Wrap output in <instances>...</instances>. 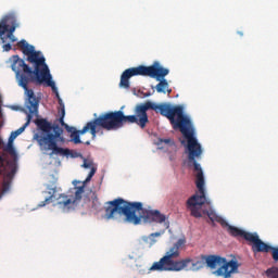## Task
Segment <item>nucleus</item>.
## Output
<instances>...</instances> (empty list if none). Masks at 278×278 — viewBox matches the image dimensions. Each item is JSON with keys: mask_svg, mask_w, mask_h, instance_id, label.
Segmentation results:
<instances>
[{"mask_svg": "<svg viewBox=\"0 0 278 278\" xmlns=\"http://www.w3.org/2000/svg\"><path fill=\"white\" fill-rule=\"evenodd\" d=\"M225 227H227V231L230 236H232V238H243L247 240V242H249L251 236H253V232H247L243 229L229 225V223H227Z\"/></svg>", "mask_w": 278, "mask_h": 278, "instance_id": "nucleus-13", "label": "nucleus"}, {"mask_svg": "<svg viewBox=\"0 0 278 278\" xmlns=\"http://www.w3.org/2000/svg\"><path fill=\"white\" fill-rule=\"evenodd\" d=\"M165 228L168 229V224H166Z\"/></svg>", "mask_w": 278, "mask_h": 278, "instance_id": "nucleus-33", "label": "nucleus"}, {"mask_svg": "<svg viewBox=\"0 0 278 278\" xmlns=\"http://www.w3.org/2000/svg\"><path fill=\"white\" fill-rule=\"evenodd\" d=\"M168 68H164L162 65H160V62H154L151 66L139 65L137 67H130L123 72L119 80V88L129 90V79H131V77H151L152 79L160 81L155 86L156 92L163 94H166L167 92V94H170L173 89H169L168 80L164 78L166 75H168Z\"/></svg>", "mask_w": 278, "mask_h": 278, "instance_id": "nucleus-6", "label": "nucleus"}, {"mask_svg": "<svg viewBox=\"0 0 278 278\" xmlns=\"http://www.w3.org/2000/svg\"><path fill=\"white\" fill-rule=\"evenodd\" d=\"M0 199H1V194H0Z\"/></svg>", "mask_w": 278, "mask_h": 278, "instance_id": "nucleus-34", "label": "nucleus"}, {"mask_svg": "<svg viewBox=\"0 0 278 278\" xmlns=\"http://www.w3.org/2000/svg\"><path fill=\"white\" fill-rule=\"evenodd\" d=\"M182 247H186V239H178L176 243L173 244L172 248L165 253V255L159 261L152 264L150 267V270H157L159 273L164 271H175L179 273V270H184L188 268V266L191 267L189 270H201V268H205V255L198 256L195 258H184L180 261H175L177 257L181 255V249Z\"/></svg>", "mask_w": 278, "mask_h": 278, "instance_id": "nucleus-4", "label": "nucleus"}, {"mask_svg": "<svg viewBox=\"0 0 278 278\" xmlns=\"http://www.w3.org/2000/svg\"><path fill=\"white\" fill-rule=\"evenodd\" d=\"M156 146L159 147V149H164L165 147H175V141L170 138L167 139H163V138H159L156 141Z\"/></svg>", "mask_w": 278, "mask_h": 278, "instance_id": "nucleus-18", "label": "nucleus"}, {"mask_svg": "<svg viewBox=\"0 0 278 278\" xmlns=\"http://www.w3.org/2000/svg\"><path fill=\"white\" fill-rule=\"evenodd\" d=\"M248 242H252L253 253H270V250L273 249L271 245L262 241V239H260V236L255 232L251 235Z\"/></svg>", "mask_w": 278, "mask_h": 278, "instance_id": "nucleus-12", "label": "nucleus"}, {"mask_svg": "<svg viewBox=\"0 0 278 278\" xmlns=\"http://www.w3.org/2000/svg\"><path fill=\"white\" fill-rule=\"evenodd\" d=\"M55 192H58L55 187L50 188L48 191L49 197L39 203V207H45V205H49V203H54V207H59V210H62L63 212H68V210L75 205V200L73 197L64 193L59 194L56 198Z\"/></svg>", "mask_w": 278, "mask_h": 278, "instance_id": "nucleus-10", "label": "nucleus"}, {"mask_svg": "<svg viewBox=\"0 0 278 278\" xmlns=\"http://www.w3.org/2000/svg\"><path fill=\"white\" fill-rule=\"evenodd\" d=\"M14 141L9 140L8 144L3 147L4 153H9V155H12L14 160H16V149H14Z\"/></svg>", "mask_w": 278, "mask_h": 278, "instance_id": "nucleus-19", "label": "nucleus"}, {"mask_svg": "<svg viewBox=\"0 0 278 278\" xmlns=\"http://www.w3.org/2000/svg\"><path fill=\"white\" fill-rule=\"evenodd\" d=\"M268 278H278V267H271L266 270Z\"/></svg>", "mask_w": 278, "mask_h": 278, "instance_id": "nucleus-21", "label": "nucleus"}, {"mask_svg": "<svg viewBox=\"0 0 278 278\" xmlns=\"http://www.w3.org/2000/svg\"><path fill=\"white\" fill-rule=\"evenodd\" d=\"M8 31V25L5 24H0V36H3Z\"/></svg>", "mask_w": 278, "mask_h": 278, "instance_id": "nucleus-24", "label": "nucleus"}, {"mask_svg": "<svg viewBox=\"0 0 278 278\" xmlns=\"http://www.w3.org/2000/svg\"><path fill=\"white\" fill-rule=\"evenodd\" d=\"M75 190V198H73V200L81 201V197L86 190V181H84V185L76 187Z\"/></svg>", "mask_w": 278, "mask_h": 278, "instance_id": "nucleus-20", "label": "nucleus"}, {"mask_svg": "<svg viewBox=\"0 0 278 278\" xmlns=\"http://www.w3.org/2000/svg\"><path fill=\"white\" fill-rule=\"evenodd\" d=\"M35 125H37L38 129L42 131L45 135H36V140L41 149V151H51L50 156L61 155L68 156L71 155V150L67 148H62L58 146V142L64 144L66 142V138L62 134H64V129L60 127L58 124H51L47 118H37L34 121Z\"/></svg>", "mask_w": 278, "mask_h": 278, "instance_id": "nucleus-5", "label": "nucleus"}, {"mask_svg": "<svg viewBox=\"0 0 278 278\" xmlns=\"http://www.w3.org/2000/svg\"><path fill=\"white\" fill-rule=\"evenodd\" d=\"M14 31H16V26H11L10 28H9V35H13L14 34Z\"/></svg>", "mask_w": 278, "mask_h": 278, "instance_id": "nucleus-26", "label": "nucleus"}, {"mask_svg": "<svg viewBox=\"0 0 278 278\" xmlns=\"http://www.w3.org/2000/svg\"><path fill=\"white\" fill-rule=\"evenodd\" d=\"M101 129H105V131L122 129L117 111L102 113L91 122H88L83 129L77 130V128L73 127L72 131H67V134H71V141L74 142V144H81L79 136H84V134L90 131L92 140H94Z\"/></svg>", "mask_w": 278, "mask_h": 278, "instance_id": "nucleus-7", "label": "nucleus"}, {"mask_svg": "<svg viewBox=\"0 0 278 278\" xmlns=\"http://www.w3.org/2000/svg\"><path fill=\"white\" fill-rule=\"evenodd\" d=\"M142 212L143 215H137L136 213ZM124 216L123 222L129 225H140L142 218L146 223H166V215L161 214L160 211H147L142 207V202H129L123 198H117L113 201L106 202L105 215L106 220H116Z\"/></svg>", "mask_w": 278, "mask_h": 278, "instance_id": "nucleus-3", "label": "nucleus"}, {"mask_svg": "<svg viewBox=\"0 0 278 278\" xmlns=\"http://www.w3.org/2000/svg\"><path fill=\"white\" fill-rule=\"evenodd\" d=\"M59 123H60L61 127H64V129H66V131H73V126H68V124H65L64 117H60Z\"/></svg>", "mask_w": 278, "mask_h": 278, "instance_id": "nucleus-22", "label": "nucleus"}, {"mask_svg": "<svg viewBox=\"0 0 278 278\" xmlns=\"http://www.w3.org/2000/svg\"><path fill=\"white\" fill-rule=\"evenodd\" d=\"M35 81H37V84H46L49 88L52 89V92L55 93L56 99H61L60 98V92H58V87H55V81H53V77L51 76V72L48 70V75L46 76V78H43V80H41V78H35Z\"/></svg>", "mask_w": 278, "mask_h": 278, "instance_id": "nucleus-14", "label": "nucleus"}, {"mask_svg": "<svg viewBox=\"0 0 278 278\" xmlns=\"http://www.w3.org/2000/svg\"><path fill=\"white\" fill-rule=\"evenodd\" d=\"M17 168L16 161H8L3 154H0V176L3 177L2 194L10 192L12 179H14Z\"/></svg>", "mask_w": 278, "mask_h": 278, "instance_id": "nucleus-9", "label": "nucleus"}, {"mask_svg": "<svg viewBox=\"0 0 278 278\" xmlns=\"http://www.w3.org/2000/svg\"><path fill=\"white\" fill-rule=\"evenodd\" d=\"M17 47L22 49L24 55H27V62L34 64L35 68L31 70L29 65L25 63L23 59H20L18 55H13L11 58V68L15 73V79L21 88L25 90L26 97L34 99V90L29 89V84H34L36 78L45 81L47 75L49 74V66L47 65V60L42 52L36 51V48L25 39H22L17 42Z\"/></svg>", "mask_w": 278, "mask_h": 278, "instance_id": "nucleus-2", "label": "nucleus"}, {"mask_svg": "<svg viewBox=\"0 0 278 278\" xmlns=\"http://www.w3.org/2000/svg\"><path fill=\"white\" fill-rule=\"evenodd\" d=\"M59 116L62 118L66 116V109L64 106H59Z\"/></svg>", "mask_w": 278, "mask_h": 278, "instance_id": "nucleus-23", "label": "nucleus"}, {"mask_svg": "<svg viewBox=\"0 0 278 278\" xmlns=\"http://www.w3.org/2000/svg\"><path fill=\"white\" fill-rule=\"evenodd\" d=\"M205 262L207 268H211V270L217 268L213 271L215 277L231 278L232 275L238 273V268H240L238 261L231 260L227 262V258L219 255H205Z\"/></svg>", "mask_w": 278, "mask_h": 278, "instance_id": "nucleus-8", "label": "nucleus"}, {"mask_svg": "<svg viewBox=\"0 0 278 278\" xmlns=\"http://www.w3.org/2000/svg\"><path fill=\"white\" fill-rule=\"evenodd\" d=\"M239 36H244V34L242 31H238Z\"/></svg>", "mask_w": 278, "mask_h": 278, "instance_id": "nucleus-30", "label": "nucleus"}, {"mask_svg": "<svg viewBox=\"0 0 278 278\" xmlns=\"http://www.w3.org/2000/svg\"><path fill=\"white\" fill-rule=\"evenodd\" d=\"M203 214H206V216H208L211 223H219L222 227H225V225H227V220L218 216L216 212H214V210L203 211Z\"/></svg>", "mask_w": 278, "mask_h": 278, "instance_id": "nucleus-15", "label": "nucleus"}, {"mask_svg": "<svg viewBox=\"0 0 278 278\" xmlns=\"http://www.w3.org/2000/svg\"><path fill=\"white\" fill-rule=\"evenodd\" d=\"M60 108H64V101H62V98L58 99Z\"/></svg>", "mask_w": 278, "mask_h": 278, "instance_id": "nucleus-28", "label": "nucleus"}, {"mask_svg": "<svg viewBox=\"0 0 278 278\" xmlns=\"http://www.w3.org/2000/svg\"><path fill=\"white\" fill-rule=\"evenodd\" d=\"M3 147V139L0 138V149Z\"/></svg>", "mask_w": 278, "mask_h": 278, "instance_id": "nucleus-29", "label": "nucleus"}, {"mask_svg": "<svg viewBox=\"0 0 278 278\" xmlns=\"http://www.w3.org/2000/svg\"><path fill=\"white\" fill-rule=\"evenodd\" d=\"M165 230H161L159 232H152L149 237H143V242H146V244H149V247H153V244H155V242H157V240H155L156 238H160L161 236H164Z\"/></svg>", "mask_w": 278, "mask_h": 278, "instance_id": "nucleus-17", "label": "nucleus"}, {"mask_svg": "<svg viewBox=\"0 0 278 278\" xmlns=\"http://www.w3.org/2000/svg\"><path fill=\"white\" fill-rule=\"evenodd\" d=\"M146 97H151V93H147Z\"/></svg>", "mask_w": 278, "mask_h": 278, "instance_id": "nucleus-32", "label": "nucleus"}, {"mask_svg": "<svg viewBox=\"0 0 278 278\" xmlns=\"http://www.w3.org/2000/svg\"><path fill=\"white\" fill-rule=\"evenodd\" d=\"M26 97H27L26 109L28 110L27 121L17 130L11 132L9 137V140H11V142H14V140H16V138H18V136H21V134H23V131H25V129L29 127V123H31V118H34V116H38V108L40 104V100L36 98V93H33V99H30L29 96H26Z\"/></svg>", "mask_w": 278, "mask_h": 278, "instance_id": "nucleus-11", "label": "nucleus"}, {"mask_svg": "<svg viewBox=\"0 0 278 278\" xmlns=\"http://www.w3.org/2000/svg\"><path fill=\"white\" fill-rule=\"evenodd\" d=\"M149 110H153L156 114L168 118L173 129H179L180 134H182L184 138L187 140L188 160L193 164L198 192L187 200L186 205L193 218H202L203 214H201V210L205 203L210 205V200L205 197V176L203 175V168H201V164L197 162V160L203 155V149L199 140H197V137H194L192 119H190V116L184 114V106L181 105L173 106L166 103L156 104L147 101L146 103L135 106L134 115H125L123 111H116L121 127L123 128L125 125L136 124L141 127V129H144L149 123V114H147Z\"/></svg>", "mask_w": 278, "mask_h": 278, "instance_id": "nucleus-1", "label": "nucleus"}, {"mask_svg": "<svg viewBox=\"0 0 278 278\" xmlns=\"http://www.w3.org/2000/svg\"><path fill=\"white\" fill-rule=\"evenodd\" d=\"M85 144L89 146V144H90V141H86Z\"/></svg>", "mask_w": 278, "mask_h": 278, "instance_id": "nucleus-31", "label": "nucleus"}, {"mask_svg": "<svg viewBox=\"0 0 278 278\" xmlns=\"http://www.w3.org/2000/svg\"><path fill=\"white\" fill-rule=\"evenodd\" d=\"M11 42H16V37H14V35H8Z\"/></svg>", "mask_w": 278, "mask_h": 278, "instance_id": "nucleus-27", "label": "nucleus"}, {"mask_svg": "<svg viewBox=\"0 0 278 278\" xmlns=\"http://www.w3.org/2000/svg\"><path fill=\"white\" fill-rule=\"evenodd\" d=\"M3 49H4V51H12V45L5 43V45L3 46Z\"/></svg>", "mask_w": 278, "mask_h": 278, "instance_id": "nucleus-25", "label": "nucleus"}, {"mask_svg": "<svg viewBox=\"0 0 278 278\" xmlns=\"http://www.w3.org/2000/svg\"><path fill=\"white\" fill-rule=\"evenodd\" d=\"M83 168H90V173L88 174L87 178L85 179V184L91 181L92 177L97 174V167L92 161L84 160Z\"/></svg>", "mask_w": 278, "mask_h": 278, "instance_id": "nucleus-16", "label": "nucleus"}]
</instances>
